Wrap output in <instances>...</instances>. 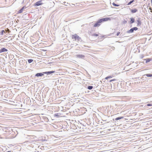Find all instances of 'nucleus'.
<instances>
[{
  "label": "nucleus",
  "instance_id": "obj_17",
  "mask_svg": "<svg viewBox=\"0 0 152 152\" xmlns=\"http://www.w3.org/2000/svg\"><path fill=\"white\" fill-rule=\"evenodd\" d=\"M148 77H152V74H147L146 75Z\"/></svg>",
  "mask_w": 152,
  "mask_h": 152
},
{
  "label": "nucleus",
  "instance_id": "obj_12",
  "mask_svg": "<svg viewBox=\"0 0 152 152\" xmlns=\"http://www.w3.org/2000/svg\"><path fill=\"white\" fill-rule=\"evenodd\" d=\"M137 26H140L141 24V22L140 20H137Z\"/></svg>",
  "mask_w": 152,
  "mask_h": 152
},
{
  "label": "nucleus",
  "instance_id": "obj_10",
  "mask_svg": "<svg viewBox=\"0 0 152 152\" xmlns=\"http://www.w3.org/2000/svg\"><path fill=\"white\" fill-rule=\"evenodd\" d=\"M43 75V74L42 73H38L37 74L36 76L37 77Z\"/></svg>",
  "mask_w": 152,
  "mask_h": 152
},
{
  "label": "nucleus",
  "instance_id": "obj_6",
  "mask_svg": "<svg viewBox=\"0 0 152 152\" xmlns=\"http://www.w3.org/2000/svg\"><path fill=\"white\" fill-rule=\"evenodd\" d=\"M49 5H50V6L49 7L50 8H51L52 7H53L55 4V3L53 1H51L50 3H48Z\"/></svg>",
  "mask_w": 152,
  "mask_h": 152
},
{
  "label": "nucleus",
  "instance_id": "obj_21",
  "mask_svg": "<svg viewBox=\"0 0 152 152\" xmlns=\"http://www.w3.org/2000/svg\"><path fill=\"white\" fill-rule=\"evenodd\" d=\"M92 36L97 37L99 36V34H94L92 35Z\"/></svg>",
  "mask_w": 152,
  "mask_h": 152
},
{
  "label": "nucleus",
  "instance_id": "obj_23",
  "mask_svg": "<svg viewBox=\"0 0 152 152\" xmlns=\"http://www.w3.org/2000/svg\"><path fill=\"white\" fill-rule=\"evenodd\" d=\"M146 62H148L150 61L151 60V59L148 58V59H146Z\"/></svg>",
  "mask_w": 152,
  "mask_h": 152
},
{
  "label": "nucleus",
  "instance_id": "obj_7",
  "mask_svg": "<svg viewBox=\"0 0 152 152\" xmlns=\"http://www.w3.org/2000/svg\"><path fill=\"white\" fill-rule=\"evenodd\" d=\"M7 50L6 49L4 48H3L0 50V53H1L7 51Z\"/></svg>",
  "mask_w": 152,
  "mask_h": 152
},
{
  "label": "nucleus",
  "instance_id": "obj_27",
  "mask_svg": "<svg viewBox=\"0 0 152 152\" xmlns=\"http://www.w3.org/2000/svg\"><path fill=\"white\" fill-rule=\"evenodd\" d=\"M132 12H136V10H132Z\"/></svg>",
  "mask_w": 152,
  "mask_h": 152
},
{
  "label": "nucleus",
  "instance_id": "obj_19",
  "mask_svg": "<svg viewBox=\"0 0 152 152\" xmlns=\"http://www.w3.org/2000/svg\"><path fill=\"white\" fill-rule=\"evenodd\" d=\"M33 61V60L32 59H28V62L29 63H31V62H32Z\"/></svg>",
  "mask_w": 152,
  "mask_h": 152
},
{
  "label": "nucleus",
  "instance_id": "obj_26",
  "mask_svg": "<svg viewBox=\"0 0 152 152\" xmlns=\"http://www.w3.org/2000/svg\"><path fill=\"white\" fill-rule=\"evenodd\" d=\"M152 105V104H147V106H151Z\"/></svg>",
  "mask_w": 152,
  "mask_h": 152
},
{
  "label": "nucleus",
  "instance_id": "obj_28",
  "mask_svg": "<svg viewBox=\"0 0 152 152\" xmlns=\"http://www.w3.org/2000/svg\"><path fill=\"white\" fill-rule=\"evenodd\" d=\"M24 9V7H22V8L20 10H23Z\"/></svg>",
  "mask_w": 152,
  "mask_h": 152
},
{
  "label": "nucleus",
  "instance_id": "obj_18",
  "mask_svg": "<svg viewBox=\"0 0 152 152\" xmlns=\"http://www.w3.org/2000/svg\"><path fill=\"white\" fill-rule=\"evenodd\" d=\"M93 87L92 86H88V89L91 90L92 89Z\"/></svg>",
  "mask_w": 152,
  "mask_h": 152
},
{
  "label": "nucleus",
  "instance_id": "obj_5",
  "mask_svg": "<svg viewBox=\"0 0 152 152\" xmlns=\"http://www.w3.org/2000/svg\"><path fill=\"white\" fill-rule=\"evenodd\" d=\"M99 20H100V21H101V23H102L104 22L110 20V18H109L106 17L104 18H102L101 19Z\"/></svg>",
  "mask_w": 152,
  "mask_h": 152
},
{
  "label": "nucleus",
  "instance_id": "obj_24",
  "mask_svg": "<svg viewBox=\"0 0 152 152\" xmlns=\"http://www.w3.org/2000/svg\"><path fill=\"white\" fill-rule=\"evenodd\" d=\"M120 34V32H118L116 34V36H118Z\"/></svg>",
  "mask_w": 152,
  "mask_h": 152
},
{
  "label": "nucleus",
  "instance_id": "obj_9",
  "mask_svg": "<svg viewBox=\"0 0 152 152\" xmlns=\"http://www.w3.org/2000/svg\"><path fill=\"white\" fill-rule=\"evenodd\" d=\"M61 114L60 113H57L54 114V116L56 117H61Z\"/></svg>",
  "mask_w": 152,
  "mask_h": 152
},
{
  "label": "nucleus",
  "instance_id": "obj_20",
  "mask_svg": "<svg viewBox=\"0 0 152 152\" xmlns=\"http://www.w3.org/2000/svg\"><path fill=\"white\" fill-rule=\"evenodd\" d=\"M134 1V0H132V1H130L128 3V5H129L130 4L132 3L133 1Z\"/></svg>",
  "mask_w": 152,
  "mask_h": 152
},
{
  "label": "nucleus",
  "instance_id": "obj_4",
  "mask_svg": "<svg viewBox=\"0 0 152 152\" xmlns=\"http://www.w3.org/2000/svg\"><path fill=\"white\" fill-rule=\"evenodd\" d=\"M138 29V28L136 27L133 28L131 29L130 30L127 31L128 33H132L133 32L134 30L136 31Z\"/></svg>",
  "mask_w": 152,
  "mask_h": 152
},
{
  "label": "nucleus",
  "instance_id": "obj_2",
  "mask_svg": "<svg viewBox=\"0 0 152 152\" xmlns=\"http://www.w3.org/2000/svg\"><path fill=\"white\" fill-rule=\"evenodd\" d=\"M45 3L44 0H41L36 2L34 4L35 6H39Z\"/></svg>",
  "mask_w": 152,
  "mask_h": 152
},
{
  "label": "nucleus",
  "instance_id": "obj_11",
  "mask_svg": "<svg viewBox=\"0 0 152 152\" xmlns=\"http://www.w3.org/2000/svg\"><path fill=\"white\" fill-rule=\"evenodd\" d=\"M123 118H124V117H123V116H121V117H117V118H115V120H116V121H117V120H119V119H122Z\"/></svg>",
  "mask_w": 152,
  "mask_h": 152
},
{
  "label": "nucleus",
  "instance_id": "obj_30",
  "mask_svg": "<svg viewBox=\"0 0 152 152\" xmlns=\"http://www.w3.org/2000/svg\"><path fill=\"white\" fill-rule=\"evenodd\" d=\"M10 152V151H7V152Z\"/></svg>",
  "mask_w": 152,
  "mask_h": 152
},
{
  "label": "nucleus",
  "instance_id": "obj_13",
  "mask_svg": "<svg viewBox=\"0 0 152 152\" xmlns=\"http://www.w3.org/2000/svg\"><path fill=\"white\" fill-rule=\"evenodd\" d=\"M130 22L131 23H133L134 21V18H131L130 19Z\"/></svg>",
  "mask_w": 152,
  "mask_h": 152
},
{
  "label": "nucleus",
  "instance_id": "obj_15",
  "mask_svg": "<svg viewBox=\"0 0 152 152\" xmlns=\"http://www.w3.org/2000/svg\"><path fill=\"white\" fill-rule=\"evenodd\" d=\"M112 76H108L106 77L105 78V79H106V80H108V78H112Z\"/></svg>",
  "mask_w": 152,
  "mask_h": 152
},
{
  "label": "nucleus",
  "instance_id": "obj_31",
  "mask_svg": "<svg viewBox=\"0 0 152 152\" xmlns=\"http://www.w3.org/2000/svg\"><path fill=\"white\" fill-rule=\"evenodd\" d=\"M151 3H152V0H151Z\"/></svg>",
  "mask_w": 152,
  "mask_h": 152
},
{
  "label": "nucleus",
  "instance_id": "obj_25",
  "mask_svg": "<svg viewBox=\"0 0 152 152\" xmlns=\"http://www.w3.org/2000/svg\"><path fill=\"white\" fill-rule=\"evenodd\" d=\"M115 79H112V80H110V82H112V81H115Z\"/></svg>",
  "mask_w": 152,
  "mask_h": 152
},
{
  "label": "nucleus",
  "instance_id": "obj_32",
  "mask_svg": "<svg viewBox=\"0 0 152 152\" xmlns=\"http://www.w3.org/2000/svg\"><path fill=\"white\" fill-rule=\"evenodd\" d=\"M151 12H152V10H151Z\"/></svg>",
  "mask_w": 152,
  "mask_h": 152
},
{
  "label": "nucleus",
  "instance_id": "obj_33",
  "mask_svg": "<svg viewBox=\"0 0 152 152\" xmlns=\"http://www.w3.org/2000/svg\"><path fill=\"white\" fill-rule=\"evenodd\" d=\"M21 12V11L20 12V13Z\"/></svg>",
  "mask_w": 152,
  "mask_h": 152
},
{
  "label": "nucleus",
  "instance_id": "obj_8",
  "mask_svg": "<svg viewBox=\"0 0 152 152\" xmlns=\"http://www.w3.org/2000/svg\"><path fill=\"white\" fill-rule=\"evenodd\" d=\"M78 58H83L85 57V56L83 55H77L76 56Z\"/></svg>",
  "mask_w": 152,
  "mask_h": 152
},
{
  "label": "nucleus",
  "instance_id": "obj_3",
  "mask_svg": "<svg viewBox=\"0 0 152 152\" xmlns=\"http://www.w3.org/2000/svg\"><path fill=\"white\" fill-rule=\"evenodd\" d=\"M101 21L99 20L94 24V27L99 26L101 25Z\"/></svg>",
  "mask_w": 152,
  "mask_h": 152
},
{
  "label": "nucleus",
  "instance_id": "obj_16",
  "mask_svg": "<svg viewBox=\"0 0 152 152\" xmlns=\"http://www.w3.org/2000/svg\"><path fill=\"white\" fill-rule=\"evenodd\" d=\"M0 33L2 35L4 34V33H5V31L4 30H2Z\"/></svg>",
  "mask_w": 152,
  "mask_h": 152
},
{
  "label": "nucleus",
  "instance_id": "obj_22",
  "mask_svg": "<svg viewBox=\"0 0 152 152\" xmlns=\"http://www.w3.org/2000/svg\"><path fill=\"white\" fill-rule=\"evenodd\" d=\"M113 6H119V5H118V4H115V3H113Z\"/></svg>",
  "mask_w": 152,
  "mask_h": 152
},
{
  "label": "nucleus",
  "instance_id": "obj_14",
  "mask_svg": "<svg viewBox=\"0 0 152 152\" xmlns=\"http://www.w3.org/2000/svg\"><path fill=\"white\" fill-rule=\"evenodd\" d=\"M54 72V71H51V72H43V73H45V74H48L52 73H53Z\"/></svg>",
  "mask_w": 152,
  "mask_h": 152
},
{
  "label": "nucleus",
  "instance_id": "obj_29",
  "mask_svg": "<svg viewBox=\"0 0 152 152\" xmlns=\"http://www.w3.org/2000/svg\"><path fill=\"white\" fill-rule=\"evenodd\" d=\"M148 9L149 10H152L151 7H149Z\"/></svg>",
  "mask_w": 152,
  "mask_h": 152
},
{
  "label": "nucleus",
  "instance_id": "obj_1",
  "mask_svg": "<svg viewBox=\"0 0 152 152\" xmlns=\"http://www.w3.org/2000/svg\"><path fill=\"white\" fill-rule=\"evenodd\" d=\"M72 39H74L75 41L77 40V41H79L81 38L76 34L72 35Z\"/></svg>",
  "mask_w": 152,
  "mask_h": 152
}]
</instances>
